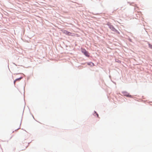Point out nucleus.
I'll use <instances>...</instances> for the list:
<instances>
[{
  "instance_id": "nucleus-7",
  "label": "nucleus",
  "mask_w": 152,
  "mask_h": 152,
  "mask_svg": "<svg viewBox=\"0 0 152 152\" xmlns=\"http://www.w3.org/2000/svg\"><path fill=\"white\" fill-rule=\"evenodd\" d=\"M88 64L89 65L90 64V63H88Z\"/></svg>"
},
{
  "instance_id": "nucleus-3",
  "label": "nucleus",
  "mask_w": 152,
  "mask_h": 152,
  "mask_svg": "<svg viewBox=\"0 0 152 152\" xmlns=\"http://www.w3.org/2000/svg\"><path fill=\"white\" fill-rule=\"evenodd\" d=\"M62 31L64 34L67 35H68V36L72 35L71 34H72L71 33L69 32L66 30H63Z\"/></svg>"
},
{
  "instance_id": "nucleus-2",
  "label": "nucleus",
  "mask_w": 152,
  "mask_h": 152,
  "mask_svg": "<svg viewBox=\"0 0 152 152\" xmlns=\"http://www.w3.org/2000/svg\"><path fill=\"white\" fill-rule=\"evenodd\" d=\"M122 93L124 96H125L127 97H129L130 98L132 97V96L131 95H130L129 93H128L126 91H123L122 92Z\"/></svg>"
},
{
  "instance_id": "nucleus-5",
  "label": "nucleus",
  "mask_w": 152,
  "mask_h": 152,
  "mask_svg": "<svg viewBox=\"0 0 152 152\" xmlns=\"http://www.w3.org/2000/svg\"><path fill=\"white\" fill-rule=\"evenodd\" d=\"M148 45L149 47L152 49V45L150 44H149Z\"/></svg>"
},
{
  "instance_id": "nucleus-6",
  "label": "nucleus",
  "mask_w": 152,
  "mask_h": 152,
  "mask_svg": "<svg viewBox=\"0 0 152 152\" xmlns=\"http://www.w3.org/2000/svg\"><path fill=\"white\" fill-rule=\"evenodd\" d=\"M96 115H97V117H99V115H98V114L97 113H96Z\"/></svg>"
},
{
  "instance_id": "nucleus-1",
  "label": "nucleus",
  "mask_w": 152,
  "mask_h": 152,
  "mask_svg": "<svg viewBox=\"0 0 152 152\" xmlns=\"http://www.w3.org/2000/svg\"><path fill=\"white\" fill-rule=\"evenodd\" d=\"M81 51L86 56L89 57V53L84 49H81Z\"/></svg>"
},
{
  "instance_id": "nucleus-8",
  "label": "nucleus",
  "mask_w": 152,
  "mask_h": 152,
  "mask_svg": "<svg viewBox=\"0 0 152 152\" xmlns=\"http://www.w3.org/2000/svg\"><path fill=\"white\" fill-rule=\"evenodd\" d=\"M91 63L93 65H94V64L93 63H92V62H91V63Z\"/></svg>"
},
{
  "instance_id": "nucleus-4",
  "label": "nucleus",
  "mask_w": 152,
  "mask_h": 152,
  "mask_svg": "<svg viewBox=\"0 0 152 152\" xmlns=\"http://www.w3.org/2000/svg\"><path fill=\"white\" fill-rule=\"evenodd\" d=\"M22 77H20L19 78L16 79L15 80L14 82V84L15 85V83L16 81H17L20 80L22 79Z\"/></svg>"
}]
</instances>
